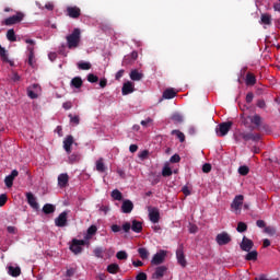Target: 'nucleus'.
Masks as SVG:
<instances>
[{"label": "nucleus", "mask_w": 280, "mask_h": 280, "mask_svg": "<svg viewBox=\"0 0 280 280\" xmlns=\"http://www.w3.org/2000/svg\"><path fill=\"white\" fill-rule=\"evenodd\" d=\"M171 119L175 122V124H183V115L176 113L173 114Z\"/></svg>", "instance_id": "nucleus-46"}, {"label": "nucleus", "mask_w": 280, "mask_h": 280, "mask_svg": "<svg viewBox=\"0 0 280 280\" xmlns=\"http://www.w3.org/2000/svg\"><path fill=\"white\" fill-rule=\"evenodd\" d=\"M242 205H244V195H237L231 203V209L240 211V209H242Z\"/></svg>", "instance_id": "nucleus-10"}, {"label": "nucleus", "mask_w": 280, "mask_h": 280, "mask_svg": "<svg viewBox=\"0 0 280 280\" xmlns=\"http://www.w3.org/2000/svg\"><path fill=\"white\" fill-rule=\"evenodd\" d=\"M249 120L252 124L255 125L256 128H259V126H261V116H259L258 114L250 116Z\"/></svg>", "instance_id": "nucleus-33"}, {"label": "nucleus", "mask_w": 280, "mask_h": 280, "mask_svg": "<svg viewBox=\"0 0 280 280\" xmlns=\"http://www.w3.org/2000/svg\"><path fill=\"white\" fill-rule=\"evenodd\" d=\"M245 82L247 86H255V84H257V78L255 77V74L247 72Z\"/></svg>", "instance_id": "nucleus-26"}, {"label": "nucleus", "mask_w": 280, "mask_h": 280, "mask_svg": "<svg viewBox=\"0 0 280 280\" xmlns=\"http://www.w3.org/2000/svg\"><path fill=\"white\" fill-rule=\"evenodd\" d=\"M132 209H135V203H132L130 199L122 201L121 211L124 213H132Z\"/></svg>", "instance_id": "nucleus-19"}, {"label": "nucleus", "mask_w": 280, "mask_h": 280, "mask_svg": "<svg viewBox=\"0 0 280 280\" xmlns=\"http://www.w3.org/2000/svg\"><path fill=\"white\" fill-rule=\"evenodd\" d=\"M202 172H203V174H209V172H211V164H209V163L203 164Z\"/></svg>", "instance_id": "nucleus-56"}, {"label": "nucleus", "mask_w": 280, "mask_h": 280, "mask_svg": "<svg viewBox=\"0 0 280 280\" xmlns=\"http://www.w3.org/2000/svg\"><path fill=\"white\" fill-rule=\"evenodd\" d=\"M7 231H8V233H10L11 235H16V233H18L16 226H12V225H9V226L7 228Z\"/></svg>", "instance_id": "nucleus-57"}, {"label": "nucleus", "mask_w": 280, "mask_h": 280, "mask_svg": "<svg viewBox=\"0 0 280 280\" xmlns=\"http://www.w3.org/2000/svg\"><path fill=\"white\" fill-rule=\"evenodd\" d=\"M5 202H8V195L7 194L0 195V207H3Z\"/></svg>", "instance_id": "nucleus-53"}, {"label": "nucleus", "mask_w": 280, "mask_h": 280, "mask_svg": "<svg viewBox=\"0 0 280 280\" xmlns=\"http://www.w3.org/2000/svg\"><path fill=\"white\" fill-rule=\"evenodd\" d=\"M68 117L70 118V122L74 124V126L80 125V116H73L72 114H69Z\"/></svg>", "instance_id": "nucleus-50"}, {"label": "nucleus", "mask_w": 280, "mask_h": 280, "mask_svg": "<svg viewBox=\"0 0 280 280\" xmlns=\"http://www.w3.org/2000/svg\"><path fill=\"white\" fill-rule=\"evenodd\" d=\"M117 259H119L120 261H124L126 259H128V253H126V250H119L116 254Z\"/></svg>", "instance_id": "nucleus-45"}, {"label": "nucleus", "mask_w": 280, "mask_h": 280, "mask_svg": "<svg viewBox=\"0 0 280 280\" xmlns=\"http://www.w3.org/2000/svg\"><path fill=\"white\" fill-rule=\"evenodd\" d=\"M95 233H97V226L91 225V226L88 229V234H86V236H85V240H91L92 235H95Z\"/></svg>", "instance_id": "nucleus-40"}, {"label": "nucleus", "mask_w": 280, "mask_h": 280, "mask_svg": "<svg viewBox=\"0 0 280 280\" xmlns=\"http://www.w3.org/2000/svg\"><path fill=\"white\" fill-rule=\"evenodd\" d=\"M248 119H250V116L245 117L244 114H241V121L244 126H248Z\"/></svg>", "instance_id": "nucleus-60"}, {"label": "nucleus", "mask_w": 280, "mask_h": 280, "mask_svg": "<svg viewBox=\"0 0 280 280\" xmlns=\"http://www.w3.org/2000/svg\"><path fill=\"white\" fill-rule=\"evenodd\" d=\"M56 211V206L51 205V203H46L43 207V212L46 215H49L50 213H54Z\"/></svg>", "instance_id": "nucleus-30"}, {"label": "nucleus", "mask_w": 280, "mask_h": 280, "mask_svg": "<svg viewBox=\"0 0 280 280\" xmlns=\"http://www.w3.org/2000/svg\"><path fill=\"white\" fill-rule=\"evenodd\" d=\"M131 231H133V233H141V231H143V223L141 221L133 220L131 222Z\"/></svg>", "instance_id": "nucleus-24"}, {"label": "nucleus", "mask_w": 280, "mask_h": 280, "mask_svg": "<svg viewBox=\"0 0 280 280\" xmlns=\"http://www.w3.org/2000/svg\"><path fill=\"white\" fill-rule=\"evenodd\" d=\"M16 176H19V171L16 170H13L11 172L10 175H8L5 178H4V185L5 187H8L10 189V187H12V185H14V178H16Z\"/></svg>", "instance_id": "nucleus-16"}, {"label": "nucleus", "mask_w": 280, "mask_h": 280, "mask_svg": "<svg viewBox=\"0 0 280 280\" xmlns=\"http://www.w3.org/2000/svg\"><path fill=\"white\" fill-rule=\"evenodd\" d=\"M165 272H167L166 266H158L155 271L152 273V279L161 280L163 277H165Z\"/></svg>", "instance_id": "nucleus-13"}, {"label": "nucleus", "mask_w": 280, "mask_h": 280, "mask_svg": "<svg viewBox=\"0 0 280 280\" xmlns=\"http://www.w3.org/2000/svg\"><path fill=\"white\" fill-rule=\"evenodd\" d=\"M253 246H255V243L246 236L243 237L240 244L241 250H244L245 253H250V250H253Z\"/></svg>", "instance_id": "nucleus-8"}, {"label": "nucleus", "mask_w": 280, "mask_h": 280, "mask_svg": "<svg viewBox=\"0 0 280 280\" xmlns=\"http://www.w3.org/2000/svg\"><path fill=\"white\" fill-rule=\"evenodd\" d=\"M171 135H175L180 143H185V133H183V131L175 129L171 132Z\"/></svg>", "instance_id": "nucleus-37"}, {"label": "nucleus", "mask_w": 280, "mask_h": 280, "mask_svg": "<svg viewBox=\"0 0 280 280\" xmlns=\"http://www.w3.org/2000/svg\"><path fill=\"white\" fill-rule=\"evenodd\" d=\"M112 198L114 199V200H122L124 199V195L121 194V191H119V189H114L113 191H112Z\"/></svg>", "instance_id": "nucleus-41"}, {"label": "nucleus", "mask_w": 280, "mask_h": 280, "mask_svg": "<svg viewBox=\"0 0 280 280\" xmlns=\"http://www.w3.org/2000/svg\"><path fill=\"white\" fill-rule=\"evenodd\" d=\"M237 233H246L248 225L245 222H238L236 228Z\"/></svg>", "instance_id": "nucleus-39"}, {"label": "nucleus", "mask_w": 280, "mask_h": 280, "mask_svg": "<svg viewBox=\"0 0 280 280\" xmlns=\"http://www.w3.org/2000/svg\"><path fill=\"white\" fill-rule=\"evenodd\" d=\"M129 78L133 82H139V81L143 80V73L139 72V70H131Z\"/></svg>", "instance_id": "nucleus-25"}, {"label": "nucleus", "mask_w": 280, "mask_h": 280, "mask_svg": "<svg viewBox=\"0 0 280 280\" xmlns=\"http://www.w3.org/2000/svg\"><path fill=\"white\" fill-rule=\"evenodd\" d=\"M88 82L95 84V82H100V78L93 73H90L88 74Z\"/></svg>", "instance_id": "nucleus-49"}, {"label": "nucleus", "mask_w": 280, "mask_h": 280, "mask_svg": "<svg viewBox=\"0 0 280 280\" xmlns=\"http://www.w3.org/2000/svg\"><path fill=\"white\" fill-rule=\"evenodd\" d=\"M136 280H148V275L145 272H139Z\"/></svg>", "instance_id": "nucleus-58"}, {"label": "nucleus", "mask_w": 280, "mask_h": 280, "mask_svg": "<svg viewBox=\"0 0 280 280\" xmlns=\"http://www.w3.org/2000/svg\"><path fill=\"white\" fill-rule=\"evenodd\" d=\"M73 136L69 135L63 140V150L67 152V154H71V145L74 143Z\"/></svg>", "instance_id": "nucleus-17"}, {"label": "nucleus", "mask_w": 280, "mask_h": 280, "mask_svg": "<svg viewBox=\"0 0 280 280\" xmlns=\"http://www.w3.org/2000/svg\"><path fill=\"white\" fill-rule=\"evenodd\" d=\"M139 58V52L132 51L130 55L126 56L122 60V65H132L135 60Z\"/></svg>", "instance_id": "nucleus-20"}, {"label": "nucleus", "mask_w": 280, "mask_h": 280, "mask_svg": "<svg viewBox=\"0 0 280 280\" xmlns=\"http://www.w3.org/2000/svg\"><path fill=\"white\" fill-rule=\"evenodd\" d=\"M264 233H267V235H270V237H275V235H277V229L269 225L265 228Z\"/></svg>", "instance_id": "nucleus-43"}, {"label": "nucleus", "mask_w": 280, "mask_h": 280, "mask_svg": "<svg viewBox=\"0 0 280 280\" xmlns=\"http://www.w3.org/2000/svg\"><path fill=\"white\" fill-rule=\"evenodd\" d=\"M23 19H25V14H23V12H18L15 15L4 19V21L2 22V25H7V26L16 25L21 23Z\"/></svg>", "instance_id": "nucleus-2"}, {"label": "nucleus", "mask_w": 280, "mask_h": 280, "mask_svg": "<svg viewBox=\"0 0 280 280\" xmlns=\"http://www.w3.org/2000/svg\"><path fill=\"white\" fill-rule=\"evenodd\" d=\"M231 128H233V121L221 122L219 125V137H226Z\"/></svg>", "instance_id": "nucleus-9"}, {"label": "nucleus", "mask_w": 280, "mask_h": 280, "mask_svg": "<svg viewBox=\"0 0 280 280\" xmlns=\"http://www.w3.org/2000/svg\"><path fill=\"white\" fill-rule=\"evenodd\" d=\"M260 21L264 25H272V16L268 13L261 14Z\"/></svg>", "instance_id": "nucleus-31"}, {"label": "nucleus", "mask_w": 280, "mask_h": 280, "mask_svg": "<svg viewBox=\"0 0 280 280\" xmlns=\"http://www.w3.org/2000/svg\"><path fill=\"white\" fill-rule=\"evenodd\" d=\"M231 235L226 232H221L215 237V242L219 246H226V244H231Z\"/></svg>", "instance_id": "nucleus-7"}, {"label": "nucleus", "mask_w": 280, "mask_h": 280, "mask_svg": "<svg viewBox=\"0 0 280 280\" xmlns=\"http://www.w3.org/2000/svg\"><path fill=\"white\" fill-rule=\"evenodd\" d=\"M138 254L142 259H148L150 257V252L145 247L138 248Z\"/></svg>", "instance_id": "nucleus-35"}, {"label": "nucleus", "mask_w": 280, "mask_h": 280, "mask_svg": "<svg viewBox=\"0 0 280 280\" xmlns=\"http://www.w3.org/2000/svg\"><path fill=\"white\" fill-rule=\"evenodd\" d=\"M106 165L104 164V159L100 158L96 161V171H98L101 174H104V172H106Z\"/></svg>", "instance_id": "nucleus-28"}, {"label": "nucleus", "mask_w": 280, "mask_h": 280, "mask_svg": "<svg viewBox=\"0 0 280 280\" xmlns=\"http://www.w3.org/2000/svg\"><path fill=\"white\" fill-rule=\"evenodd\" d=\"M130 229H132L130 222H125V223L122 224V231H124V233H130Z\"/></svg>", "instance_id": "nucleus-52"}, {"label": "nucleus", "mask_w": 280, "mask_h": 280, "mask_svg": "<svg viewBox=\"0 0 280 280\" xmlns=\"http://www.w3.org/2000/svg\"><path fill=\"white\" fill-rule=\"evenodd\" d=\"M107 84H108V80L106 78H103L100 80L101 89H106Z\"/></svg>", "instance_id": "nucleus-62"}, {"label": "nucleus", "mask_w": 280, "mask_h": 280, "mask_svg": "<svg viewBox=\"0 0 280 280\" xmlns=\"http://www.w3.org/2000/svg\"><path fill=\"white\" fill-rule=\"evenodd\" d=\"M0 58L3 62H8V50L0 45Z\"/></svg>", "instance_id": "nucleus-47"}, {"label": "nucleus", "mask_w": 280, "mask_h": 280, "mask_svg": "<svg viewBox=\"0 0 280 280\" xmlns=\"http://www.w3.org/2000/svg\"><path fill=\"white\" fill-rule=\"evenodd\" d=\"M113 233H119L121 231V226L117 225V224H113L110 226Z\"/></svg>", "instance_id": "nucleus-64"}, {"label": "nucleus", "mask_w": 280, "mask_h": 280, "mask_svg": "<svg viewBox=\"0 0 280 280\" xmlns=\"http://www.w3.org/2000/svg\"><path fill=\"white\" fill-rule=\"evenodd\" d=\"M78 69L81 71H89L91 69V62L81 61L78 63Z\"/></svg>", "instance_id": "nucleus-38"}, {"label": "nucleus", "mask_w": 280, "mask_h": 280, "mask_svg": "<svg viewBox=\"0 0 280 280\" xmlns=\"http://www.w3.org/2000/svg\"><path fill=\"white\" fill-rule=\"evenodd\" d=\"M119 270V266L115 262L107 266V272H109V275H117Z\"/></svg>", "instance_id": "nucleus-34"}, {"label": "nucleus", "mask_w": 280, "mask_h": 280, "mask_svg": "<svg viewBox=\"0 0 280 280\" xmlns=\"http://www.w3.org/2000/svg\"><path fill=\"white\" fill-rule=\"evenodd\" d=\"M240 137L245 141H259L261 139V135L253 132H242L240 133Z\"/></svg>", "instance_id": "nucleus-14"}, {"label": "nucleus", "mask_w": 280, "mask_h": 280, "mask_svg": "<svg viewBox=\"0 0 280 280\" xmlns=\"http://www.w3.org/2000/svg\"><path fill=\"white\" fill-rule=\"evenodd\" d=\"M175 96H176V91H174V89H166L163 92L164 100H174Z\"/></svg>", "instance_id": "nucleus-29"}, {"label": "nucleus", "mask_w": 280, "mask_h": 280, "mask_svg": "<svg viewBox=\"0 0 280 280\" xmlns=\"http://www.w3.org/2000/svg\"><path fill=\"white\" fill-rule=\"evenodd\" d=\"M122 95H130V93H135V83L131 81H127L122 84L121 89Z\"/></svg>", "instance_id": "nucleus-18"}, {"label": "nucleus", "mask_w": 280, "mask_h": 280, "mask_svg": "<svg viewBox=\"0 0 280 280\" xmlns=\"http://www.w3.org/2000/svg\"><path fill=\"white\" fill-rule=\"evenodd\" d=\"M7 270H8V275H10V277H21V267H14L12 265L8 266L7 267Z\"/></svg>", "instance_id": "nucleus-22"}, {"label": "nucleus", "mask_w": 280, "mask_h": 280, "mask_svg": "<svg viewBox=\"0 0 280 280\" xmlns=\"http://www.w3.org/2000/svg\"><path fill=\"white\" fill-rule=\"evenodd\" d=\"M66 12L70 19H80L82 14V10L78 7H67Z\"/></svg>", "instance_id": "nucleus-11"}, {"label": "nucleus", "mask_w": 280, "mask_h": 280, "mask_svg": "<svg viewBox=\"0 0 280 280\" xmlns=\"http://www.w3.org/2000/svg\"><path fill=\"white\" fill-rule=\"evenodd\" d=\"M67 211L61 212L58 218L55 219L56 226H59L60 229L65 228L67 225Z\"/></svg>", "instance_id": "nucleus-15"}, {"label": "nucleus", "mask_w": 280, "mask_h": 280, "mask_svg": "<svg viewBox=\"0 0 280 280\" xmlns=\"http://www.w3.org/2000/svg\"><path fill=\"white\" fill-rule=\"evenodd\" d=\"M150 154L149 150H143L140 154H139V159H141L142 161H144V159H148V155Z\"/></svg>", "instance_id": "nucleus-59"}, {"label": "nucleus", "mask_w": 280, "mask_h": 280, "mask_svg": "<svg viewBox=\"0 0 280 280\" xmlns=\"http://www.w3.org/2000/svg\"><path fill=\"white\" fill-rule=\"evenodd\" d=\"M82 84H83V81H82V78L80 77H74L71 80V86H74V89H82Z\"/></svg>", "instance_id": "nucleus-32"}, {"label": "nucleus", "mask_w": 280, "mask_h": 280, "mask_svg": "<svg viewBox=\"0 0 280 280\" xmlns=\"http://www.w3.org/2000/svg\"><path fill=\"white\" fill-rule=\"evenodd\" d=\"M166 257H167V252L164 249H161L155 255H153V258L151 259V266H161V264L165 262Z\"/></svg>", "instance_id": "nucleus-4"}, {"label": "nucleus", "mask_w": 280, "mask_h": 280, "mask_svg": "<svg viewBox=\"0 0 280 280\" xmlns=\"http://www.w3.org/2000/svg\"><path fill=\"white\" fill-rule=\"evenodd\" d=\"M80 159H82V156L79 153H72L69 156V163L73 164V163H80Z\"/></svg>", "instance_id": "nucleus-44"}, {"label": "nucleus", "mask_w": 280, "mask_h": 280, "mask_svg": "<svg viewBox=\"0 0 280 280\" xmlns=\"http://www.w3.org/2000/svg\"><path fill=\"white\" fill-rule=\"evenodd\" d=\"M124 73H126L124 69L119 70L115 75V80H121V78H124Z\"/></svg>", "instance_id": "nucleus-63"}, {"label": "nucleus", "mask_w": 280, "mask_h": 280, "mask_svg": "<svg viewBox=\"0 0 280 280\" xmlns=\"http://www.w3.org/2000/svg\"><path fill=\"white\" fill-rule=\"evenodd\" d=\"M176 259L182 268H187V259L185 258V247L179 245L176 250Z\"/></svg>", "instance_id": "nucleus-5"}, {"label": "nucleus", "mask_w": 280, "mask_h": 280, "mask_svg": "<svg viewBox=\"0 0 280 280\" xmlns=\"http://www.w3.org/2000/svg\"><path fill=\"white\" fill-rule=\"evenodd\" d=\"M162 176L167 178V176H172V168L168 166H164L162 170Z\"/></svg>", "instance_id": "nucleus-51"}, {"label": "nucleus", "mask_w": 280, "mask_h": 280, "mask_svg": "<svg viewBox=\"0 0 280 280\" xmlns=\"http://www.w3.org/2000/svg\"><path fill=\"white\" fill-rule=\"evenodd\" d=\"M248 172H250V168L246 165L238 167V174H241V176H248Z\"/></svg>", "instance_id": "nucleus-48"}, {"label": "nucleus", "mask_w": 280, "mask_h": 280, "mask_svg": "<svg viewBox=\"0 0 280 280\" xmlns=\"http://www.w3.org/2000/svg\"><path fill=\"white\" fill-rule=\"evenodd\" d=\"M7 38L10 43H16V33H14V28H10L7 32Z\"/></svg>", "instance_id": "nucleus-36"}, {"label": "nucleus", "mask_w": 280, "mask_h": 280, "mask_svg": "<svg viewBox=\"0 0 280 280\" xmlns=\"http://www.w3.org/2000/svg\"><path fill=\"white\" fill-rule=\"evenodd\" d=\"M170 162L171 163H180V155L174 154L173 156H171Z\"/></svg>", "instance_id": "nucleus-55"}, {"label": "nucleus", "mask_w": 280, "mask_h": 280, "mask_svg": "<svg viewBox=\"0 0 280 280\" xmlns=\"http://www.w3.org/2000/svg\"><path fill=\"white\" fill-rule=\"evenodd\" d=\"M82 246H86V241L73 238L72 244L70 245V250L74 255H80L83 250Z\"/></svg>", "instance_id": "nucleus-3"}, {"label": "nucleus", "mask_w": 280, "mask_h": 280, "mask_svg": "<svg viewBox=\"0 0 280 280\" xmlns=\"http://www.w3.org/2000/svg\"><path fill=\"white\" fill-rule=\"evenodd\" d=\"M26 91H27V96L31 100H38V94L40 93L42 88L39 84L34 83L31 86H28Z\"/></svg>", "instance_id": "nucleus-6"}, {"label": "nucleus", "mask_w": 280, "mask_h": 280, "mask_svg": "<svg viewBox=\"0 0 280 280\" xmlns=\"http://www.w3.org/2000/svg\"><path fill=\"white\" fill-rule=\"evenodd\" d=\"M93 254L95 257H97V259H104V248L96 247L94 248Z\"/></svg>", "instance_id": "nucleus-42"}, {"label": "nucleus", "mask_w": 280, "mask_h": 280, "mask_svg": "<svg viewBox=\"0 0 280 280\" xmlns=\"http://www.w3.org/2000/svg\"><path fill=\"white\" fill-rule=\"evenodd\" d=\"M26 199H27L30 207H32V209H35L36 211H38V202H36V197H34V194L27 192Z\"/></svg>", "instance_id": "nucleus-23"}, {"label": "nucleus", "mask_w": 280, "mask_h": 280, "mask_svg": "<svg viewBox=\"0 0 280 280\" xmlns=\"http://www.w3.org/2000/svg\"><path fill=\"white\" fill-rule=\"evenodd\" d=\"M257 257H259V253L257 250L247 252L245 259L246 261H257Z\"/></svg>", "instance_id": "nucleus-27"}, {"label": "nucleus", "mask_w": 280, "mask_h": 280, "mask_svg": "<svg viewBox=\"0 0 280 280\" xmlns=\"http://www.w3.org/2000/svg\"><path fill=\"white\" fill-rule=\"evenodd\" d=\"M58 185L61 188H65L67 185H69V174L67 173H61L58 176Z\"/></svg>", "instance_id": "nucleus-21"}, {"label": "nucleus", "mask_w": 280, "mask_h": 280, "mask_svg": "<svg viewBox=\"0 0 280 280\" xmlns=\"http://www.w3.org/2000/svg\"><path fill=\"white\" fill-rule=\"evenodd\" d=\"M256 226H258V229H266V221L257 220L256 221Z\"/></svg>", "instance_id": "nucleus-61"}, {"label": "nucleus", "mask_w": 280, "mask_h": 280, "mask_svg": "<svg viewBox=\"0 0 280 280\" xmlns=\"http://www.w3.org/2000/svg\"><path fill=\"white\" fill-rule=\"evenodd\" d=\"M62 108H65V110H71V108H73V103H71V101L65 102Z\"/></svg>", "instance_id": "nucleus-54"}, {"label": "nucleus", "mask_w": 280, "mask_h": 280, "mask_svg": "<svg viewBox=\"0 0 280 280\" xmlns=\"http://www.w3.org/2000/svg\"><path fill=\"white\" fill-rule=\"evenodd\" d=\"M82 38V32L80 28H74L70 35L66 37L68 49H77L80 47V40Z\"/></svg>", "instance_id": "nucleus-1"}, {"label": "nucleus", "mask_w": 280, "mask_h": 280, "mask_svg": "<svg viewBox=\"0 0 280 280\" xmlns=\"http://www.w3.org/2000/svg\"><path fill=\"white\" fill-rule=\"evenodd\" d=\"M149 220L153 224H159V220H161V212H159L158 208L149 209Z\"/></svg>", "instance_id": "nucleus-12"}]
</instances>
